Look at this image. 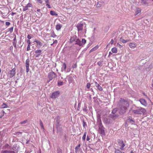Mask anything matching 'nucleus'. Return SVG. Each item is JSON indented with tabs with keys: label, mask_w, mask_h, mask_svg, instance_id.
I'll use <instances>...</instances> for the list:
<instances>
[{
	"label": "nucleus",
	"mask_w": 153,
	"mask_h": 153,
	"mask_svg": "<svg viewBox=\"0 0 153 153\" xmlns=\"http://www.w3.org/2000/svg\"><path fill=\"white\" fill-rule=\"evenodd\" d=\"M129 105V104L128 101L123 99L121 98L119 102L120 113H125Z\"/></svg>",
	"instance_id": "1"
},
{
	"label": "nucleus",
	"mask_w": 153,
	"mask_h": 153,
	"mask_svg": "<svg viewBox=\"0 0 153 153\" xmlns=\"http://www.w3.org/2000/svg\"><path fill=\"white\" fill-rule=\"evenodd\" d=\"M120 42H122L123 43H125L127 42H129V40H125L122 38H121L120 39Z\"/></svg>",
	"instance_id": "17"
},
{
	"label": "nucleus",
	"mask_w": 153,
	"mask_h": 153,
	"mask_svg": "<svg viewBox=\"0 0 153 153\" xmlns=\"http://www.w3.org/2000/svg\"><path fill=\"white\" fill-rule=\"evenodd\" d=\"M45 3H46V4H49V0H45Z\"/></svg>",
	"instance_id": "50"
},
{
	"label": "nucleus",
	"mask_w": 153,
	"mask_h": 153,
	"mask_svg": "<svg viewBox=\"0 0 153 153\" xmlns=\"http://www.w3.org/2000/svg\"><path fill=\"white\" fill-rule=\"evenodd\" d=\"M94 82L95 84V85L96 87H97V86L99 85L97 82L95 81H94Z\"/></svg>",
	"instance_id": "51"
},
{
	"label": "nucleus",
	"mask_w": 153,
	"mask_h": 153,
	"mask_svg": "<svg viewBox=\"0 0 153 153\" xmlns=\"http://www.w3.org/2000/svg\"><path fill=\"white\" fill-rule=\"evenodd\" d=\"M30 45H28L27 47V51H28L30 49Z\"/></svg>",
	"instance_id": "41"
},
{
	"label": "nucleus",
	"mask_w": 153,
	"mask_h": 153,
	"mask_svg": "<svg viewBox=\"0 0 153 153\" xmlns=\"http://www.w3.org/2000/svg\"><path fill=\"white\" fill-rule=\"evenodd\" d=\"M4 113H2V114H1L0 116V118H1V117H2L4 116Z\"/></svg>",
	"instance_id": "56"
},
{
	"label": "nucleus",
	"mask_w": 153,
	"mask_h": 153,
	"mask_svg": "<svg viewBox=\"0 0 153 153\" xmlns=\"http://www.w3.org/2000/svg\"><path fill=\"white\" fill-rule=\"evenodd\" d=\"M66 64L64 63L63 64L62 68L64 69V70H65L66 69Z\"/></svg>",
	"instance_id": "34"
},
{
	"label": "nucleus",
	"mask_w": 153,
	"mask_h": 153,
	"mask_svg": "<svg viewBox=\"0 0 153 153\" xmlns=\"http://www.w3.org/2000/svg\"><path fill=\"white\" fill-rule=\"evenodd\" d=\"M56 35L55 34H54L53 36H52L53 37H55L56 36Z\"/></svg>",
	"instance_id": "60"
},
{
	"label": "nucleus",
	"mask_w": 153,
	"mask_h": 153,
	"mask_svg": "<svg viewBox=\"0 0 153 153\" xmlns=\"http://www.w3.org/2000/svg\"><path fill=\"white\" fill-rule=\"evenodd\" d=\"M146 112V110L142 107H137L132 110V112L135 114H144Z\"/></svg>",
	"instance_id": "2"
},
{
	"label": "nucleus",
	"mask_w": 153,
	"mask_h": 153,
	"mask_svg": "<svg viewBox=\"0 0 153 153\" xmlns=\"http://www.w3.org/2000/svg\"><path fill=\"white\" fill-rule=\"evenodd\" d=\"M39 123H40V125L41 126L42 128L44 129V128L43 126V123L42 121L41 120H39Z\"/></svg>",
	"instance_id": "26"
},
{
	"label": "nucleus",
	"mask_w": 153,
	"mask_h": 153,
	"mask_svg": "<svg viewBox=\"0 0 153 153\" xmlns=\"http://www.w3.org/2000/svg\"><path fill=\"white\" fill-rule=\"evenodd\" d=\"M27 42L28 43V45H30L31 44V42L30 39H28L27 40Z\"/></svg>",
	"instance_id": "47"
},
{
	"label": "nucleus",
	"mask_w": 153,
	"mask_h": 153,
	"mask_svg": "<svg viewBox=\"0 0 153 153\" xmlns=\"http://www.w3.org/2000/svg\"><path fill=\"white\" fill-rule=\"evenodd\" d=\"M42 51L41 50H38L36 51H35V53H38V54L41 55L42 54Z\"/></svg>",
	"instance_id": "24"
},
{
	"label": "nucleus",
	"mask_w": 153,
	"mask_h": 153,
	"mask_svg": "<svg viewBox=\"0 0 153 153\" xmlns=\"http://www.w3.org/2000/svg\"><path fill=\"white\" fill-rule=\"evenodd\" d=\"M16 14V13H13V12H12L11 13V15L12 16H13L14 14Z\"/></svg>",
	"instance_id": "55"
},
{
	"label": "nucleus",
	"mask_w": 153,
	"mask_h": 153,
	"mask_svg": "<svg viewBox=\"0 0 153 153\" xmlns=\"http://www.w3.org/2000/svg\"><path fill=\"white\" fill-rule=\"evenodd\" d=\"M40 55V54H38L36 55V57H38Z\"/></svg>",
	"instance_id": "61"
},
{
	"label": "nucleus",
	"mask_w": 153,
	"mask_h": 153,
	"mask_svg": "<svg viewBox=\"0 0 153 153\" xmlns=\"http://www.w3.org/2000/svg\"><path fill=\"white\" fill-rule=\"evenodd\" d=\"M50 14L52 16H57V14L54 11H51L50 12Z\"/></svg>",
	"instance_id": "23"
},
{
	"label": "nucleus",
	"mask_w": 153,
	"mask_h": 153,
	"mask_svg": "<svg viewBox=\"0 0 153 153\" xmlns=\"http://www.w3.org/2000/svg\"><path fill=\"white\" fill-rule=\"evenodd\" d=\"M98 89L100 91H102L103 90L102 88L99 85H98L97 86Z\"/></svg>",
	"instance_id": "29"
},
{
	"label": "nucleus",
	"mask_w": 153,
	"mask_h": 153,
	"mask_svg": "<svg viewBox=\"0 0 153 153\" xmlns=\"http://www.w3.org/2000/svg\"><path fill=\"white\" fill-rule=\"evenodd\" d=\"M6 146H8V144L6 145Z\"/></svg>",
	"instance_id": "64"
},
{
	"label": "nucleus",
	"mask_w": 153,
	"mask_h": 153,
	"mask_svg": "<svg viewBox=\"0 0 153 153\" xmlns=\"http://www.w3.org/2000/svg\"><path fill=\"white\" fill-rule=\"evenodd\" d=\"M141 9L140 8H137L136 10L135 14L136 15H140V14Z\"/></svg>",
	"instance_id": "13"
},
{
	"label": "nucleus",
	"mask_w": 153,
	"mask_h": 153,
	"mask_svg": "<svg viewBox=\"0 0 153 153\" xmlns=\"http://www.w3.org/2000/svg\"><path fill=\"white\" fill-rule=\"evenodd\" d=\"M86 134V132H85L84 133V135L82 137V139L84 141H85V140Z\"/></svg>",
	"instance_id": "28"
},
{
	"label": "nucleus",
	"mask_w": 153,
	"mask_h": 153,
	"mask_svg": "<svg viewBox=\"0 0 153 153\" xmlns=\"http://www.w3.org/2000/svg\"><path fill=\"white\" fill-rule=\"evenodd\" d=\"M10 23L9 22H6V25L7 26H8L10 25Z\"/></svg>",
	"instance_id": "46"
},
{
	"label": "nucleus",
	"mask_w": 153,
	"mask_h": 153,
	"mask_svg": "<svg viewBox=\"0 0 153 153\" xmlns=\"http://www.w3.org/2000/svg\"><path fill=\"white\" fill-rule=\"evenodd\" d=\"M131 153H134V152H133V151H131Z\"/></svg>",
	"instance_id": "63"
},
{
	"label": "nucleus",
	"mask_w": 153,
	"mask_h": 153,
	"mask_svg": "<svg viewBox=\"0 0 153 153\" xmlns=\"http://www.w3.org/2000/svg\"><path fill=\"white\" fill-rule=\"evenodd\" d=\"M114 41L113 39H112L110 41V43L111 44H113L114 43Z\"/></svg>",
	"instance_id": "53"
},
{
	"label": "nucleus",
	"mask_w": 153,
	"mask_h": 153,
	"mask_svg": "<svg viewBox=\"0 0 153 153\" xmlns=\"http://www.w3.org/2000/svg\"><path fill=\"white\" fill-rule=\"evenodd\" d=\"M34 42H35L36 44V47L38 48H40L42 45V43L39 40L35 39Z\"/></svg>",
	"instance_id": "7"
},
{
	"label": "nucleus",
	"mask_w": 153,
	"mask_h": 153,
	"mask_svg": "<svg viewBox=\"0 0 153 153\" xmlns=\"http://www.w3.org/2000/svg\"><path fill=\"white\" fill-rule=\"evenodd\" d=\"M27 38L28 39H31V38H32V36H31L30 35H28L27 36Z\"/></svg>",
	"instance_id": "48"
},
{
	"label": "nucleus",
	"mask_w": 153,
	"mask_h": 153,
	"mask_svg": "<svg viewBox=\"0 0 153 153\" xmlns=\"http://www.w3.org/2000/svg\"><path fill=\"white\" fill-rule=\"evenodd\" d=\"M41 4L42 3V0H36Z\"/></svg>",
	"instance_id": "45"
},
{
	"label": "nucleus",
	"mask_w": 153,
	"mask_h": 153,
	"mask_svg": "<svg viewBox=\"0 0 153 153\" xmlns=\"http://www.w3.org/2000/svg\"><path fill=\"white\" fill-rule=\"evenodd\" d=\"M57 76V75L53 72H49L48 75V77L49 79V80L48 81L49 82L50 81L55 78Z\"/></svg>",
	"instance_id": "3"
},
{
	"label": "nucleus",
	"mask_w": 153,
	"mask_h": 153,
	"mask_svg": "<svg viewBox=\"0 0 153 153\" xmlns=\"http://www.w3.org/2000/svg\"><path fill=\"white\" fill-rule=\"evenodd\" d=\"M129 47L131 48H134L137 46L136 44L135 43L131 42L129 44Z\"/></svg>",
	"instance_id": "10"
},
{
	"label": "nucleus",
	"mask_w": 153,
	"mask_h": 153,
	"mask_svg": "<svg viewBox=\"0 0 153 153\" xmlns=\"http://www.w3.org/2000/svg\"><path fill=\"white\" fill-rule=\"evenodd\" d=\"M16 36H15L14 38L13 39V42H16Z\"/></svg>",
	"instance_id": "57"
},
{
	"label": "nucleus",
	"mask_w": 153,
	"mask_h": 153,
	"mask_svg": "<svg viewBox=\"0 0 153 153\" xmlns=\"http://www.w3.org/2000/svg\"><path fill=\"white\" fill-rule=\"evenodd\" d=\"M112 53H111V52H109V55L108 56H109L112 55Z\"/></svg>",
	"instance_id": "58"
},
{
	"label": "nucleus",
	"mask_w": 153,
	"mask_h": 153,
	"mask_svg": "<svg viewBox=\"0 0 153 153\" xmlns=\"http://www.w3.org/2000/svg\"><path fill=\"white\" fill-rule=\"evenodd\" d=\"M19 133H20V134H22V132H17V133H16V134H17Z\"/></svg>",
	"instance_id": "62"
},
{
	"label": "nucleus",
	"mask_w": 153,
	"mask_h": 153,
	"mask_svg": "<svg viewBox=\"0 0 153 153\" xmlns=\"http://www.w3.org/2000/svg\"><path fill=\"white\" fill-rule=\"evenodd\" d=\"M57 43V40H55L53 41V44H56V43Z\"/></svg>",
	"instance_id": "52"
},
{
	"label": "nucleus",
	"mask_w": 153,
	"mask_h": 153,
	"mask_svg": "<svg viewBox=\"0 0 153 153\" xmlns=\"http://www.w3.org/2000/svg\"><path fill=\"white\" fill-rule=\"evenodd\" d=\"M115 153H125L124 152H122L119 149H116L115 151Z\"/></svg>",
	"instance_id": "27"
},
{
	"label": "nucleus",
	"mask_w": 153,
	"mask_h": 153,
	"mask_svg": "<svg viewBox=\"0 0 153 153\" xmlns=\"http://www.w3.org/2000/svg\"><path fill=\"white\" fill-rule=\"evenodd\" d=\"M81 145L79 144L78 146H76L75 148V152L76 153H77L79 151L80 147Z\"/></svg>",
	"instance_id": "14"
},
{
	"label": "nucleus",
	"mask_w": 153,
	"mask_h": 153,
	"mask_svg": "<svg viewBox=\"0 0 153 153\" xmlns=\"http://www.w3.org/2000/svg\"><path fill=\"white\" fill-rule=\"evenodd\" d=\"M27 122V120H24L23 121L21 122H20V124H25Z\"/></svg>",
	"instance_id": "42"
},
{
	"label": "nucleus",
	"mask_w": 153,
	"mask_h": 153,
	"mask_svg": "<svg viewBox=\"0 0 153 153\" xmlns=\"http://www.w3.org/2000/svg\"><path fill=\"white\" fill-rule=\"evenodd\" d=\"M63 84V82L61 81H59L58 82V86H61Z\"/></svg>",
	"instance_id": "32"
},
{
	"label": "nucleus",
	"mask_w": 153,
	"mask_h": 153,
	"mask_svg": "<svg viewBox=\"0 0 153 153\" xmlns=\"http://www.w3.org/2000/svg\"><path fill=\"white\" fill-rule=\"evenodd\" d=\"M13 45L14 46V47L15 48H16V42H13Z\"/></svg>",
	"instance_id": "43"
},
{
	"label": "nucleus",
	"mask_w": 153,
	"mask_h": 153,
	"mask_svg": "<svg viewBox=\"0 0 153 153\" xmlns=\"http://www.w3.org/2000/svg\"><path fill=\"white\" fill-rule=\"evenodd\" d=\"M111 51L114 53H117V48L115 47H114L112 48L111 49Z\"/></svg>",
	"instance_id": "20"
},
{
	"label": "nucleus",
	"mask_w": 153,
	"mask_h": 153,
	"mask_svg": "<svg viewBox=\"0 0 153 153\" xmlns=\"http://www.w3.org/2000/svg\"><path fill=\"white\" fill-rule=\"evenodd\" d=\"M46 4V6H47L49 8H51V7L50 6V5L49 4Z\"/></svg>",
	"instance_id": "49"
},
{
	"label": "nucleus",
	"mask_w": 153,
	"mask_h": 153,
	"mask_svg": "<svg viewBox=\"0 0 153 153\" xmlns=\"http://www.w3.org/2000/svg\"><path fill=\"white\" fill-rule=\"evenodd\" d=\"M76 36H73L71 37L70 39V41L71 42H73L74 41L76 40Z\"/></svg>",
	"instance_id": "19"
},
{
	"label": "nucleus",
	"mask_w": 153,
	"mask_h": 153,
	"mask_svg": "<svg viewBox=\"0 0 153 153\" xmlns=\"http://www.w3.org/2000/svg\"><path fill=\"white\" fill-rule=\"evenodd\" d=\"M29 60L28 59H27L26 60V72L28 73L29 71Z\"/></svg>",
	"instance_id": "9"
},
{
	"label": "nucleus",
	"mask_w": 153,
	"mask_h": 153,
	"mask_svg": "<svg viewBox=\"0 0 153 153\" xmlns=\"http://www.w3.org/2000/svg\"><path fill=\"white\" fill-rule=\"evenodd\" d=\"M28 9V8H27V7L26 6L25 7H24L23 8V10L24 11H26Z\"/></svg>",
	"instance_id": "40"
},
{
	"label": "nucleus",
	"mask_w": 153,
	"mask_h": 153,
	"mask_svg": "<svg viewBox=\"0 0 153 153\" xmlns=\"http://www.w3.org/2000/svg\"><path fill=\"white\" fill-rule=\"evenodd\" d=\"M139 101L140 102V103L143 106H147V103L145 99H140L139 100Z\"/></svg>",
	"instance_id": "8"
},
{
	"label": "nucleus",
	"mask_w": 153,
	"mask_h": 153,
	"mask_svg": "<svg viewBox=\"0 0 153 153\" xmlns=\"http://www.w3.org/2000/svg\"><path fill=\"white\" fill-rule=\"evenodd\" d=\"M128 120H129V122L131 123L132 124H133V123H134V120H133L129 118Z\"/></svg>",
	"instance_id": "39"
},
{
	"label": "nucleus",
	"mask_w": 153,
	"mask_h": 153,
	"mask_svg": "<svg viewBox=\"0 0 153 153\" xmlns=\"http://www.w3.org/2000/svg\"><path fill=\"white\" fill-rule=\"evenodd\" d=\"M13 27H10L8 29V32H9L10 33H12L13 30Z\"/></svg>",
	"instance_id": "31"
},
{
	"label": "nucleus",
	"mask_w": 153,
	"mask_h": 153,
	"mask_svg": "<svg viewBox=\"0 0 153 153\" xmlns=\"http://www.w3.org/2000/svg\"><path fill=\"white\" fill-rule=\"evenodd\" d=\"M99 48V46L98 45H97L93 48L90 51L89 53H90L91 52H93L97 50Z\"/></svg>",
	"instance_id": "16"
},
{
	"label": "nucleus",
	"mask_w": 153,
	"mask_h": 153,
	"mask_svg": "<svg viewBox=\"0 0 153 153\" xmlns=\"http://www.w3.org/2000/svg\"><path fill=\"white\" fill-rule=\"evenodd\" d=\"M40 9H38L37 10V11L39 13H38V17H40V16H41L42 15V13H41V12L40 11Z\"/></svg>",
	"instance_id": "25"
},
{
	"label": "nucleus",
	"mask_w": 153,
	"mask_h": 153,
	"mask_svg": "<svg viewBox=\"0 0 153 153\" xmlns=\"http://www.w3.org/2000/svg\"><path fill=\"white\" fill-rule=\"evenodd\" d=\"M26 6L28 8V7H31L32 6V5L31 4L29 3L27 4Z\"/></svg>",
	"instance_id": "35"
},
{
	"label": "nucleus",
	"mask_w": 153,
	"mask_h": 153,
	"mask_svg": "<svg viewBox=\"0 0 153 153\" xmlns=\"http://www.w3.org/2000/svg\"><path fill=\"white\" fill-rule=\"evenodd\" d=\"M2 153H15L13 151H4L2 152Z\"/></svg>",
	"instance_id": "21"
},
{
	"label": "nucleus",
	"mask_w": 153,
	"mask_h": 153,
	"mask_svg": "<svg viewBox=\"0 0 153 153\" xmlns=\"http://www.w3.org/2000/svg\"><path fill=\"white\" fill-rule=\"evenodd\" d=\"M141 3L144 5H147L148 4L147 0H141Z\"/></svg>",
	"instance_id": "22"
},
{
	"label": "nucleus",
	"mask_w": 153,
	"mask_h": 153,
	"mask_svg": "<svg viewBox=\"0 0 153 153\" xmlns=\"http://www.w3.org/2000/svg\"><path fill=\"white\" fill-rule=\"evenodd\" d=\"M90 140V138L88 137V136L87 137V141H89Z\"/></svg>",
	"instance_id": "59"
},
{
	"label": "nucleus",
	"mask_w": 153,
	"mask_h": 153,
	"mask_svg": "<svg viewBox=\"0 0 153 153\" xmlns=\"http://www.w3.org/2000/svg\"><path fill=\"white\" fill-rule=\"evenodd\" d=\"M16 68H14L9 71L8 75L9 76L10 78H12L15 76L16 73Z\"/></svg>",
	"instance_id": "4"
},
{
	"label": "nucleus",
	"mask_w": 153,
	"mask_h": 153,
	"mask_svg": "<svg viewBox=\"0 0 153 153\" xmlns=\"http://www.w3.org/2000/svg\"><path fill=\"white\" fill-rule=\"evenodd\" d=\"M117 111V108H115L112 111V113L113 114H115Z\"/></svg>",
	"instance_id": "33"
},
{
	"label": "nucleus",
	"mask_w": 153,
	"mask_h": 153,
	"mask_svg": "<svg viewBox=\"0 0 153 153\" xmlns=\"http://www.w3.org/2000/svg\"><path fill=\"white\" fill-rule=\"evenodd\" d=\"M104 4V2L102 1H98L97 4V7H101Z\"/></svg>",
	"instance_id": "12"
},
{
	"label": "nucleus",
	"mask_w": 153,
	"mask_h": 153,
	"mask_svg": "<svg viewBox=\"0 0 153 153\" xmlns=\"http://www.w3.org/2000/svg\"><path fill=\"white\" fill-rule=\"evenodd\" d=\"M83 25L82 24H79L77 25V27L78 31H81L83 29Z\"/></svg>",
	"instance_id": "11"
},
{
	"label": "nucleus",
	"mask_w": 153,
	"mask_h": 153,
	"mask_svg": "<svg viewBox=\"0 0 153 153\" xmlns=\"http://www.w3.org/2000/svg\"><path fill=\"white\" fill-rule=\"evenodd\" d=\"M117 45L120 48H121L123 47V46L118 43H117Z\"/></svg>",
	"instance_id": "44"
},
{
	"label": "nucleus",
	"mask_w": 153,
	"mask_h": 153,
	"mask_svg": "<svg viewBox=\"0 0 153 153\" xmlns=\"http://www.w3.org/2000/svg\"><path fill=\"white\" fill-rule=\"evenodd\" d=\"M97 64H98V65L99 66H102V62H101V61H99V62H97Z\"/></svg>",
	"instance_id": "38"
},
{
	"label": "nucleus",
	"mask_w": 153,
	"mask_h": 153,
	"mask_svg": "<svg viewBox=\"0 0 153 153\" xmlns=\"http://www.w3.org/2000/svg\"><path fill=\"white\" fill-rule=\"evenodd\" d=\"M82 44L84 45L86 42V40L84 39H82Z\"/></svg>",
	"instance_id": "36"
},
{
	"label": "nucleus",
	"mask_w": 153,
	"mask_h": 153,
	"mask_svg": "<svg viewBox=\"0 0 153 153\" xmlns=\"http://www.w3.org/2000/svg\"><path fill=\"white\" fill-rule=\"evenodd\" d=\"M118 142L119 146H120V149L122 150H123L124 149V147L125 146V145L123 141L119 139L118 140Z\"/></svg>",
	"instance_id": "6"
},
{
	"label": "nucleus",
	"mask_w": 153,
	"mask_h": 153,
	"mask_svg": "<svg viewBox=\"0 0 153 153\" xmlns=\"http://www.w3.org/2000/svg\"><path fill=\"white\" fill-rule=\"evenodd\" d=\"M7 105L5 103H3V104L1 106V108H7Z\"/></svg>",
	"instance_id": "30"
},
{
	"label": "nucleus",
	"mask_w": 153,
	"mask_h": 153,
	"mask_svg": "<svg viewBox=\"0 0 153 153\" xmlns=\"http://www.w3.org/2000/svg\"><path fill=\"white\" fill-rule=\"evenodd\" d=\"M76 44H77L79 45V46H81L82 45V43H81V41L79 39H77L76 40Z\"/></svg>",
	"instance_id": "15"
},
{
	"label": "nucleus",
	"mask_w": 153,
	"mask_h": 153,
	"mask_svg": "<svg viewBox=\"0 0 153 153\" xmlns=\"http://www.w3.org/2000/svg\"><path fill=\"white\" fill-rule=\"evenodd\" d=\"M76 64H75L74 65H73L72 68H76Z\"/></svg>",
	"instance_id": "54"
},
{
	"label": "nucleus",
	"mask_w": 153,
	"mask_h": 153,
	"mask_svg": "<svg viewBox=\"0 0 153 153\" xmlns=\"http://www.w3.org/2000/svg\"><path fill=\"white\" fill-rule=\"evenodd\" d=\"M91 86V84L90 83L88 82L87 83L86 85V87L88 88H90Z\"/></svg>",
	"instance_id": "37"
},
{
	"label": "nucleus",
	"mask_w": 153,
	"mask_h": 153,
	"mask_svg": "<svg viewBox=\"0 0 153 153\" xmlns=\"http://www.w3.org/2000/svg\"><path fill=\"white\" fill-rule=\"evenodd\" d=\"M62 27V25L61 24H58L56 26V29L57 30H60Z\"/></svg>",
	"instance_id": "18"
},
{
	"label": "nucleus",
	"mask_w": 153,
	"mask_h": 153,
	"mask_svg": "<svg viewBox=\"0 0 153 153\" xmlns=\"http://www.w3.org/2000/svg\"><path fill=\"white\" fill-rule=\"evenodd\" d=\"M60 94V92L59 91H55L52 93L51 96V98L52 99H55L57 98Z\"/></svg>",
	"instance_id": "5"
}]
</instances>
